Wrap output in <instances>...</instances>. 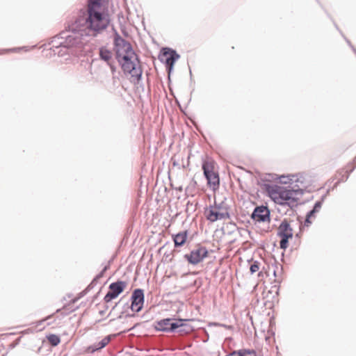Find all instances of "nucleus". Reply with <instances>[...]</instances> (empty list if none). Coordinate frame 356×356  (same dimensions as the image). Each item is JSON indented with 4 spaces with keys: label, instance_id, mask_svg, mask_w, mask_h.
<instances>
[{
    "label": "nucleus",
    "instance_id": "obj_1",
    "mask_svg": "<svg viewBox=\"0 0 356 356\" xmlns=\"http://www.w3.org/2000/svg\"><path fill=\"white\" fill-rule=\"evenodd\" d=\"M102 0H88L87 16L79 17L69 27L51 41V48L81 49L90 38L106 29L110 23L108 15L99 10Z\"/></svg>",
    "mask_w": 356,
    "mask_h": 356
},
{
    "label": "nucleus",
    "instance_id": "obj_2",
    "mask_svg": "<svg viewBox=\"0 0 356 356\" xmlns=\"http://www.w3.org/2000/svg\"><path fill=\"white\" fill-rule=\"evenodd\" d=\"M266 190L273 202L291 209L296 207L298 201L304 194V189L299 184L280 186L277 184H266Z\"/></svg>",
    "mask_w": 356,
    "mask_h": 356
},
{
    "label": "nucleus",
    "instance_id": "obj_3",
    "mask_svg": "<svg viewBox=\"0 0 356 356\" xmlns=\"http://www.w3.org/2000/svg\"><path fill=\"white\" fill-rule=\"evenodd\" d=\"M123 60L122 68L125 73H129L132 77L140 79L142 76V70L138 66L139 60L138 56L134 52L133 55L128 54L120 58Z\"/></svg>",
    "mask_w": 356,
    "mask_h": 356
},
{
    "label": "nucleus",
    "instance_id": "obj_4",
    "mask_svg": "<svg viewBox=\"0 0 356 356\" xmlns=\"http://www.w3.org/2000/svg\"><path fill=\"white\" fill-rule=\"evenodd\" d=\"M293 229L287 220L282 221L278 227L277 236L280 238V247L282 250L288 247L289 239L293 237Z\"/></svg>",
    "mask_w": 356,
    "mask_h": 356
},
{
    "label": "nucleus",
    "instance_id": "obj_5",
    "mask_svg": "<svg viewBox=\"0 0 356 356\" xmlns=\"http://www.w3.org/2000/svg\"><path fill=\"white\" fill-rule=\"evenodd\" d=\"M114 44L116 49V56L119 61H120V58H122L124 55H128V54L133 55L134 53L131 44L118 34H116L115 36Z\"/></svg>",
    "mask_w": 356,
    "mask_h": 356
},
{
    "label": "nucleus",
    "instance_id": "obj_6",
    "mask_svg": "<svg viewBox=\"0 0 356 356\" xmlns=\"http://www.w3.org/2000/svg\"><path fill=\"white\" fill-rule=\"evenodd\" d=\"M207 218L211 222H216L218 220H223L229 218V214L227 209H224L220 204L215 203L213 206H210L206 211Z\"/></svg>",
    "mask_w": 356,
    "mask_h": 356
},
{
    "label": "nucleus",
    "instance_id": "obj_7",
    "mask_svg": "<svg viewBox=\"0 0 356 356\" xmlns=\"http://www.w3.org/2000/svg\"><path fill=\"white\" fill-rule=\"evenodd\" d=\"M208 255V250L204 246L198 245L191 251L189 254H185L184 257L193 265L201 262Z\"/></svg>",
    "mask_w": 356,
    "mask_h": 356
},
{
    "label": "nucleus",
    "instance_id": "obj_8",
    "mask_svg": "<svg viewBox=\"0 0 356 356\" xmlns=\"http://www.w3.org/2000/svg\"><path fill=\"white\" fill-rule=\"evenodd\" d=\"M179 58V55L176 51L167 47L162 49V54L159 56V59L161 62L165 63L169 72L172 70L175 62L178 60Z\"/></svg>",
    "mask_w": 356,
    "mask_h": 356
},
{
    "label": "nucleus",
    "instance_id": "obj_9",
    "mask_svg": "<svg viewBox=\"0 0 356 356\" xmlns=\"http://www.w3.org/2000/svg\"><path fill=\"white\" fill-rule=\"evenodd\" d=\"M127 283L123 281H117L109 285V291L104 296V300L106 302H111L116 298L124 289Z\"/></svg>",
    "mask_w": 356,
    "mask_h": 356
},
{
    "label": "nucleus",
    "instance_id": "obj_10",
    "mask_svg": "<svg viewBox=\"0 0 356 356\" xmlns=\"http://www.w3.org/2000/svg\"><path fill=\"white\" fill-rule=\"evenodd\" d=\"M251 218L257 222H270V210L266 206L256 207L251 214Z\"/></svg>",
    "mask_w": 356,
    "mask_h": 356
},
{
    "label": "nucleus",
    "instance_id": "obj_11",
    "mask_svg": "<svg viewBox=\"0 0 356 356\" xmlns=\"http://www.w3.org/2000/svg\"><path fill=\"white\" fill-rule=\"evenodd\" d=\"M212 165L207 161H204L202 164V170L204 175L210 186L213 187L219 185V177L218 175L213 171Z\"/></svg>",
    "mask_w": 356,
    "mask_h": 356
},
{
    "label": "nucleus",
    "instance_id": "obj_12",
    "mask_svg": "<svg viewBox=\"0 0 356 356\" xmlns=\"http://www.w3.org/2000/svg\"><path fill=\"white\" fill-rule=\"evenodd\" d=\"M143 291L140 289H135L131 296V310L135 312H140L143 307Z\"/></svg>",
    "mask_w": 356,
    "mask_h": 356
},
{
    "label": "nucleus",
    "instance_id": "obj_13",
    "mask_svg": "<svg viewBox=\"0 0 356 356\" xmlns=\"http://www.w3.org/2000/svg\"><path fill=\"white\" fill-rule=\"evenodd\" d=\"M303 177L302 175H282L279 177V181L281 184H288L289 186H292L294 184H299L302 188H305V184H304Z\"/></svg>",
    "mask_w": 356,
    "mask_h": 356
},
{
    "label": "nucleus",
    "instance_id": "obj_14",
    "mask_svg": "<svg viewBox=\"0 0 356 356\" xmlns=\"http://www.w3.org/2000/svg\"><path fill=\"white\" fill-rule=\"evenodd\" d=\"M112 337V335H108L102 339L98 343L89 346L88 348V352L93 353L95 351L104 348L110 342Z\"/></svg>",
    "mask_w": 356,
    "mask_h": 356
},
{
    "label": "nucleus",
    "instance_id": "obj_15",
    "mask_svg": "<svg viewBox=\"0 0 356 356\" xmlns=\"http://www.w3.org/2000/svg\"><path fill=\"white\" fill-rule=\"evenodd\" d=\"M99 55L102 60L106 62L108 65L110 64V60L112 58V52L104 47H102L99 50Z\"/></svg>",
    "mask_w": 356,
    "mask_h": 356
},
{
    "label": "nucleus",
    "instance_id": "obj_16",
    "mask_svg": "<svg viewBox=\"0 0 356 356\" xmlns=\"http://www.w3.org/2000/svg\"><path fill=\"white\" fill-rule=\"evenodd\" d=\"M187 238V232H182L175 235L173 240L176 247H181L186 242Z\"/></svg>",
    "mask_w": 356,
    "mask_h": 356
},
{
    "label": "nucleus",
    "instance_id": "obj_17",
    "mask_svg": "<svg viewBox=\"0 0 356 356\" xmlns=\"http://www.w3.org/2000/svg\"><path fill=\"white\" fill-rule=\"evenodd\" d=\"M171 318H164L156 323L155 328L159 331L168 332Z\"/></svg>",
    "mask_w": 356,
    "mask_h": 356
},
{
    "label": "nucleus",
    "instance_id": "obj_18",
    "mask_svg": "<svg viewBox=\"0 0 356 356\" xmlns=\"http://www.w3.org/2000/svg\"><path fill=\"white\" fill-rule=\"evenodd\" d=\"M188 319H177L175 322L170 321V325L168 328V332H174L175 330L181 327H185L186 324L184 322L188 321Z\"/></svg>",
    "mask_w": 356,
    "mask_h": 356
},
{
    "label": "nucleus",
    "instance_id": "obj_19",
    "mask_svg": "<svg viewBox=\"0 0 356 356\" xmlns=\"http://www.w3.org/2000/svg\"><path fill=\"white\" fill-rule=\"evenodd\" d=\"M47 339L53 346H57L60 341V337L58 335L54 334L47 335Z\"/></svg>",
    "mask_w": 356,
    "mask_h": 356
},
{
    "label": "nucleus",
    "instance_id": "obj_20",
    "mask_svg": "<svg viewBox=\"0 0 356 356\" xmlns=\"http://www.w3.org/2000/svg\"><path fill=\"white\" fill-rule=\"evenodd\" d=\"M316 213H318L316 211H314V209H312L310 211H309L307 214V216H306V220H305V225H308L309 224L311 223V221L309 220V219L312 218V217H314V214Z\"/></svg>",
    "mask_w": 356,
    "mask_h": 356
},
{
    "label": "nucleus",
    "instance_id": "obj_21",
    "mask_svg": "<svg viewBox=\"0 0 356 356\" xmlns=\"http://www.w3.org/2000/svg\"><path fill=\"white\" fill-rule=\"evenodd\" d=\"M325 197V195L323 196L321 201H318L315 203L314 208H313L314 209V211H316L317 212H318L320 211V209H321V207H322V203H323Z\"/></svg>",
    "mask_w": 356,
    "mask_h": 356
},
{
    "label": "nucleus",
    "instance_id": "obj_22",
    "mask_svg": "<svg viewBox=\"0 0 356 356\" xmlns=\"http://www.w3.org/2000/svg\"><path fill=\"white\" fill-rule=\"evenodd\" d=\"M259 269V263L257 261H254L252 264H251L250 270L252 274L256 273Z\"/></svg>",
    "mask_w": 356,
    "mask_h": 356
},
{
    "label": "nucleus",
    "instance_id": "obj_23",
    "mask_svg": "<svg viewBox=\"0 0 356 356\" xmlns=\"http://www.w3.org/2000/svg\"><path fill=\"white\" fill-rule=\"evenodd\" d=\"M191 330H192V327H191V326L187 325L186 324V326H185V327H179V332L180 333H186V334H187V333H189L190 332H191Z\"/></svg>",
    "mask_w": 356,
    "mask_h": 356
},
{
    "label": "nucleus",
    "instance_id": "obj_24",
    "mask_svg": "<svg viewBox=\"0 0 356 356\" xmlns=\"http://www.w3.org/2000/svg\"><path fill=\"white\" fill-rule=\"evenodd\" d=\"M346 40L348 43V44L352 48V49L353 50V51L356 54V49L351 44V42H350V40H348V39L346 38Z\"/></svg>",
    "mask_w": 356,
    "mask_h": 356
},
{
    "label": "nucleus",
    "instance_id": "obj_25",
    "mask_svg": "<svg viewBox=\"0 0 356 356\" xmlns=\"http://www.w3.org/2000/svg\"><path fill=\"white\" fill-rule=\"evenodd\" d=\"M51 317V315L48 316H47V317H46L45 318H44V319H42V320L40 321L38 323V325H41V324H42V323H44L46 320H47V319L50 318Z\"/></svg>",
    "mask_w": 356,
    "mask_h": 356
},
{
    "label": "nucleus",
    "instance_id": "obj_26",
    "mask_svg": "<svg viewBox=\"0 0 356 356\" xmlns=\"http://www.w3.org/2000/svg\"><path fill=\"white\" fill-rule=\"evenodd\" d=\"M20 48H18V49H5L3 50V51H17V50H19Z\"/></svg>",
    "mask_w": 356,
    "mask_h": 356
},
{
    "label": "nucleus",
    "instance_id": "obj_27",
    "mask_svg": "<svg viewBox=\"0 0 356 356\" xmlns=\"http://www.w3.org/2000/svg\"><path fill=\"white\" fill-rule=\"evenodd\" d=\"M85 293H86V291H83V292H81V293H80V296H79V297L78 298V299H79V298L82 297ZM76 300H77V298L74 299L72 302L74 303Z\"/></svg>",
    "mask_w": 356,
    "mask_h": 356
},
{
    "label": "nucleus",
    "instance_id": "obj_28",
    "mask_svg": "<svg viewBox=\"0 0 356 356\" xmlns=\"http://www.w3.org/2000/svg\"><path fill=\"white\" fill-rule=\"evenodd\" d=\"M60 309H58L56 312L58 313L60 312Z\"/></svg>",
    "mask_w": 356,
    "mask_h": 356
},
{
    "label": "nucleus",
    "instance_id": "obj_29",
    "mask_svg": "<svg viewBox=\"0 0 356 356\" xmlns=\"http://www.w3.org/2000/svg\"><path fill=\"white\" fill-rule=\"evenodd\" d=\"M233 356H237V355H233Z\"/></svg>",
    "mask_w": 356,
    "mask_h": 356
}]
</instances>
